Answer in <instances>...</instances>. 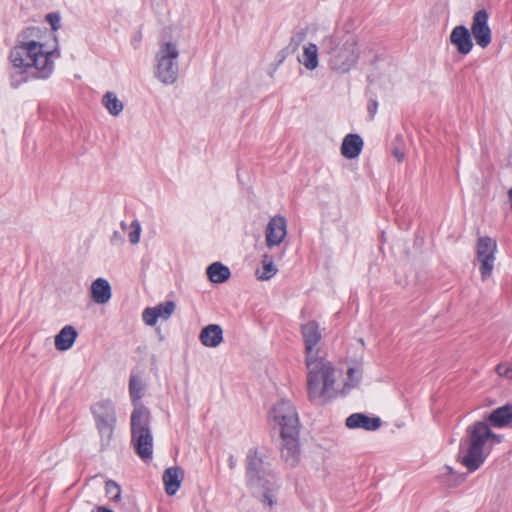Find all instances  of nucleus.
<instances>
[{
    "instance_id": "nucleus-42",
    "label": "nucleus",
    "mask_w": 512,
    "mask_h": 512,
    "mask_svg": "<svg viewBox=\"0 0 512 512\" xmlns=\"http://www.w3.org/2000/svg\"><path fill=\"white\" fill-rule=\"evenodd\" d=\"M508 196H509V200H510V204H511V209H512V188L509 190Z\"/></svg>"
},
{
    "instance_id": "nucleus-15",
    "label": "nucleus",
    "mask_w": 512,
    "mask_h": 512,
    "mask_svg": "<svg viewBox=\"0 0 512 512\" xmlns=\"http://www.w3.org/2000/svg\"><path fill=\"white\" fill-rule=\"evenodd\" d=\"M449 39L451 44H453L462 55H467L473 48L471 33L464 25L454 27Z\"/></svg>"
},
{
    "instance_id": "nucleus-2",
    "label": "nucleus",
    "mask_w": 512,
    "mask_h": 512,
    "mask_svg": "<svg viewBox=\"0 0 512 512\" xmlns=\"http://www.w3.org/2000/svg\"><path fill=\"white\" fill-rule=\"evenodd\" d=\"M488 440L501 442V436L493 433L486 422L478 421L466 429V435L459 445V459L469 472L478 470L484 463L487 454L485 444Z\"/></svg>"
},
{
    "instance_id": "nucleus-37",
    "label": "nucleus",
    "mask_w": 512,
    "mask_h": 512,
    "mask_svg": "<svg viewBox=\"0 0 512 512\" xmlns=\"http://www.w3.org/2000/svg\"><path fill=\"white\" fill-rule=\"evenodd\" d=\"M307 36V31L305 29L299 30L295 36L292 38V41L296 43V45H299L301 42L305 40Z\"/></svg>"
},
{
    "instance_id": "nucleus-36",
    "label": "nucleus",
    "mask_w": 512,
    "mask_h": 512,
    "mask_svg": "<svg viewBox=\"0 0 512 512\" xmlns=\"http://www.w3.org/2000/svg\"><path fill=\"white\" fill-rule=\"evenodd\" d=\"M378 108V102L375 99H370L367 105V111L371 117L374 118Z\"/></svg>"
},
{
    "instance_id": "nucleus-29",
    "label": "nucleus",
    "mask_w": 512,
    "mask_h": 512,
    "mask_svg": "<svg viewBox=\"0 0 512 512\" xmlns=\"http://www.w3.org/2000/svg\"><path fill=\"white\" fill-rule=\"evenodd\" d=\"M154 308H155L156 314H158L159 318H161L163 320H167L173 314V312L176 308V304L174 301H166V302L156 305Z\"/></svg>"
},
{
    "instance_id": "nucleus-35",
    "label": "nucleus",
    "mask_w": 512,
    "mask_h": 512,
    "mask_svg": "<svg viewBox=\"0 0 512 512\" xmlns=\"http://www.w3.org/2000/svg\"><path fill=\"white\" fill-rule=\"evenodd\" d=\"M46 20L51 25V29L53 31H57L58 29H60L61 17H60V15L58 13H49V14H47Z\"/></svg>"
},
{
    "instance_id": "nucleus-22",
    "label": "nucleus",
    "mask_w": 512,
    "mask_h": 512,
    "mask_svg": "<svg viewBox=\"0 0 512 512\" xmlns=\"http://www.w3.org/2000/svg\"><path fill=\"white\" fill-rule=\"evenodd\" d=\"M490 425L501 428L512 422V405H504L493 410L487 417Z\"/></svg>"
},
{
    "instance_id": "nucleus-1",
    "label": "nucleus",
    "mask_w": 512,
    "mask_h": 512,
    "mask_svg": "<svg viewBox=\"0 0 512 512\" xmlns=\"http://www.w3.org/2000/svg\"><path fill=\"white\" fill-rule=\"evenodd\" d=\"M43 48L44 45L36 41L23 42L11 50L9 59L20 73H30L33 77L46 79L54 69L51 57H59L60 54L57 49L46 52Z\"/></svg>"
},
{
    "instance_id": "nucleus-25",
    "label": "nucleus",
    "mask_w": 512,
    "mask_h": 512,
    "mask_svg": "<svg viewBox=\"0 0 512 512\" xmlns=\"http://www.w3.org/2000/svg\"><path fill=\"white\" fill-rule=\"evenodd\" d=\"M207 276L213 283H223L230 277V270L220 262H214L207 268Z\"/></svg>"
},
{
    "instance_id": "nucleus-23",
    "label": "nucleus",
    "mask_w": 512,
    "mask_h": 512,
    "mask_svg": "<svg viewBox=\"0 0 512 512\" xmlns=\"http://www.w3.org/2000/svg\"><path fill=\"white\" fill-rule=\"evenodd\" d=\"M77 331L76 329L71 325L64 326L60 332L55 336V347L59 351H66L70 349L76 338H77Z\"/></svg>"
},
{
    "instance_id": "nucleus-17",
    "label": "nucleus",
    "mask_w": 512,
    "mask_h": 512,
    "mask_svg": "<svg viewBox=\"0 0 512 512\" xmlns=\"http://www.w3.org/2000/svg\"><path fill=\"white\" fill-rule=\"evenodd\" d=\"M184 470L179 466L167 468L162 476L165 492L169 496H173L179 490L184 480Z\"/></svg>"
},
{
    "instance_id": "nucleus-39",
    "label": "nucleus",
    "mask_w": 512,
    "mask_h": 512,
    "mask_svg": "<svg viewBox=\"0 0 512 512\" xmlns=\"http://www.w3.org/2000/svg\"><path fill=\"white\" fill-rule=\"evenodd\" d=\"M394 156L397 158V160L400 162L403 160L404 158V153L398 151V150H394Z\"/></svg>"
},
{
    "instance_id": "nucleus-20",
    "label": "nucleus",
    "mask_w": 512,
    "mask_h": 512,
    "mask_svg": "<svg viewBox=\"0 0 512 512\" xmlns=\"http://www.w3.org/2000/svg\"><path fill=\"white\" fill-rule=\"evenodd\" d=\"M363 140L358 134H348L341 144V154L347 159L357 158L363 148Z\"/></svg>"
},
{
    "instance_id": "nucleus-3",
    "label": "nucleus",
    "mask_w": 512,
    "mask_h": 512,
    "mask_svg": "<svg viewBox=\"0 0 512 512\" xmlns=\"http://www.w3.org/2000/svg\"><path fill=\"white\" fill-rule=\"evenodd\" d=\"M307 367V391L310 401L326 403L335 396V368L331 362L318 355L305 358Z\"/></svg>"
},
{
    "instance_id": "nucleus-18",
    "label": "nucleus",
    "mask_w": 512,
    "mask_h": 512,
    "mask_svg": "<svg viewBox=\"0 0 512 512\" xmlns=\"http://www.w3.org/2000/svg\"><path fill=\"white\" fill-rule=\"evenodd\" d=\"M270 469V463L267 461V457L260 454L256 449L250 450L246 458V477L251 479V482L255 481V473L257 470Z\"/></svg>"
},
{
    "instance_id": "nucleus-30",
    "label": "nucleus",
    "mask_w": 512,
    "mask_h": 512,
    "mask_svg": "<svg viewBox=\"0 0 512 512\" xmlns=\"http://www.w3.org/2000/svg\"><path fill=\"white\" fill-rule=\"evenodd\" d=\"M106 495L114 502H119L121 499V488L113 480H108L105 484Z\"/></svg>"
},
{
    "instance_id": "nucleus-33",
    "label": "nucleus",
    "mask_w": 512,
    "mask_h": 512,
    "mask_svg": "<svg viewBox=\"0 0 512 512\" xmlns=\"http://www.w3.org/2000/svg\"><path fill=\"white\" fill-rule=\"evenodd\" d=\"M498 376L512 380V362L500 363L495 367Z\"/></svg>"
},
{
    "instance_id": "nucleus-13",
    "label": "nucleus",
    "mask_w": 512,
    "mask_h": 512,
    "mask_svg": "<svg viewBox=\"0 0 512 512\" xmlns=\"http://www.w3.org/2000/svg\"><path fill=\"white\" fill-rule=\"evenodd\" d=\"M282 446L281 457L291 467L298 464L300 460L299 430L281 434Z\"/></svg>"
},
{
    "instance_id": "nucleus-16",
    "label": "nucleus",
    "mask_w": 512,
    "mask_h": 512,
    "mask_svg": "<svg viewBox=\"0 0 512 512\" xmlns=\"http://www.w3.org/2000/svg\"><path fill=\"white\" fill-rule=\"evenodd\" d=\"M345 424L349 429L362 428L366 431H376L381 426V419L369 417L363 413H353L346 418Z\"/></svg>"
},
{
    "instance_id": "nucleus-38",
    "label": "nucleus",
    "mask_w": 512,
    "mask_h": 512,
    "mask_svg": "<svg viewBox=\"0 0 512 512\" xmlns=\"http://www.w3.org/2000/svg\"><path fill=\"white\" fill-rule=\"evenodd\" d=\"M237 465V460L233 455H230L228 458V466L230 469H234Z\"/></svg>"
},
{
    "instance_id": "nucleus-10",
    "label": "nucleus",
    "mask_w": 512,
    "mask_h": 512,
    "mask_svg": "<svg viewBox=\"0 0 512 512\" xmlns=\"http://www.w3.org/2000/svg\"><path fill=\"white\" fill-rule=\"evenodd\" d=\"M497 251L496 240L484 236L477 241V259L480 262V273L482 280H486L492 273Z\"/></svg>"
},
{
    "instance_id": "nucleus-19",
    "label": "nucleus",
    "mask_w": 512,
    "mask_h": 512,
    "mask_svg": "<svg viewBox=\"0 0 512 512\" xmlns=\"http://www.w3.org/2000/svg\"><path fill=\"white\" fill-rule=\"evenodd\" d=\"M199 340L206 347H218L223 342V330L218 324H209L202 328Z\"/></svg>"
},
{
    "instance_id": "nucleus-6",
    "label": "nucleus",
    "mask_w": 512,
    "mask_h": 512,
    "mask_svg": "<svg viewBox=\"0 0 512 512\" xmlns=\"http://www.w3.org/2000/svg\"><path fill=\"white\" fill-rule=\"evenodd\" d=\"M179 51L177 46L171 42H163L160 44L156 53V70L155 76L165 85L174 84L178 79Z\"/></svg>"
},
{
    "instance_id": "nucleus-26",
    "label": "nucleus",
    "mask_w": 512,
    "mask_h": 512,
    "mask_svg": "<svg viewBox=\"0 0 512 512\" xmlns=\"http://www.w3.org/2000/svg\"><path fill=\"white\" fill-rule=\"evenodd\" d=\"M299 61L308 70H315L318 67V47L314 43L304 46L302 59Z\"/></svg>"
},
{
    "instance_id": "nucleus-11",
    "label": "nucleus",
    "mask_w": 512,
    "mask_h": 512,
    "mask_svg": "<svg viewBox=\"0 0 512 512\" xmlns=\"http://www.w3.org/2000/svg\"><path fill=\"white\" fill-rule=\"evenodd\" d=\"M301 335L304 342L305 358L320 355L322 333L318 322L311 320L301 325Z\"/></svg>"
},
{
    "instance_id": "nucleus-34",
    "label": "nucleus",
    "mask_w": 512,
    "mask_h": 512,
    "mask_svg": "<svg viewBox=\"0 0 512 512\" xmlns=\"http://www.w3.org/2000/svg\"><path fill=\"white\" fill-rule=\"evenodd\" d=\"M143 321L148 326H154L159 319L154 307H147L142 313Z\"/></svg>"
},
{
    "instance_id": "nucleus-9",
    "label": "nucleus",
    "mask_w": 512,
    "mask_h": 512,
    "mask_svg": "<svg viewBox=\"0 0 512 512\" xmlns=\"http://www.w3.org/2000/svg\"><path fill=\"white\" fill-rule=\"evenodd\" d=\"M272 419L280 427V434L282 432H294L299 430L298 414L294 405L288 400H281L271 410Z\"/></svg>"
},
{
    "instance_id": "nucleus-28",
    "label": "nucleus",
    "mask_w": 512,
    "mask_h": 512,
    "mask_svg": "<svg viewBox=\"0 0 512 512\" xmlns=\"http://www.w3.org/2000/svg\"><path fill=\"white\" fill-rule=\"evenodd\" d=\"M102 103L108 112L113 116H118L124 108L123 103L113 92H106L103 96Z\"/></svg>"
},
{
    "instance_id": "nucleus-44",
    "label": "nucleus",
    "mask_w": 512,
    "mask_h": 512,
    "mask_svg": "<svg viewBox=\"0 0 512 512\" xmlns=\"http://www.w3.org/2000/svg\"><path fill=\"white\" fill-rule=\"evenodd\" d=\"M369 81H370L371 83L374 81L373 76H370V77H369Z\"/></svg>"
},
{
    "instance_id": "nucleus-8",
    "label": "nucleus",
    "mask_w": 512,
    "mask_h": 512,
    "mask_svg": "<svg viewBox=\"0 0 512 512\" xmlns=\"http://www.w3.org/2000/svg\"><path fill=\"white\" fill-rule=\"evenodd\" d=\"M96 426L101 437L102 447L107 446L112 438L116 422L115 409L111 401L98 402L92 407Z\"/></svg>"
},
{
    "instance_id": "nucleus-40",
    "label": "nucleus",
    "mask_w": 512,
    "mask_h": 512,
    "mask_svg": "<svg viewBox=\"0 0 512 512\" xmlns=\"http://www.w3.org/2000/svg\"><path fill=\"white\" fill-rule=\"evenodd\" d=\"M93 512H113V511L111 509H109V508L104 507V506H99Z\"/></svg>"
},
{
    "instance_id": "nucleus-24",
    "label": "nucleus",
    "mask_w": 512,
    "mask_h": 512,
    "mask_svg": "<svg viewBox=\"0 0 512 512\" xmlns=\"http://www.w3.org/2000/svg\"><path fill=\"white\" fill-rule=\"evenodd\" d=\"M145 391V384L141 380V378L135 374H131L129 380V393L131 397L132 404L134 406L133 410H137L139 407H145L141 402V398Z\"/></svg>"
},
{
    "instance_id": "nucleus-12",
    "label": "nucleus",
    "mask_w": 512,
    "mask_h": 512,
    "mask_svg": "<svg viewBox=\"0 0 512 512\" xmlns=\"http://www.w3.org/2000/svg\"><path fill=\"white\" fill-rule=\"evenodd\" d=\"M489 15L485 9L477 11L472 20L471 34L476 44L481 48H486L492 41V32L488 25Z\"/></svg>"
},
{
    "instance_id": "nucleus-21",
    "label": "nucleus",
    "mask_w": 512,
    "mask_h": 512,
    "mask_svg": "<svg viewBox=\"0 0 512 512\" xmlns=\"http://www.w3.org/2000/svg\"><path fill=\"white\" fill-rule=\"evenodd\" d=\"M112 296L111 286L104 278H97L91 284V298L97 304H106Z\"/></svg>"
},
{
    "instance_id": "nucleus-31",
    "label": "nucleus",
    "mask_w": 512,
    "mask_h": 512,
    "mask_svg": "<svg viewBox=\"0 0 512 512\" xmlns=\"http://www.w3.org/2000/svg\"><path fill=\"white\" fill-rule=\"evenodd\" d=\"M348 383L347 386L354 388L356 387L362 378V368L361 367H349L347 371Z\"/></svg>"
},
{
    "instance_id": "nucleus-4",
    "label": "nucleus",
    "mask_w": 512,
    "mask_h": 512,
    "mask_svg": "<svg viewBox=\"0 0 512 512\" xmlns=\"http://www.w3.org/2000/svg\"><path fill=\"white\" fill-rule=\"evenodd\" d=\"M151 413L147 407H139L131 414V441L135 452L148 461L153 454V436L150 429Z\"/></svg>"
},
{
    "instance_id": "nucleus-7",
    "label": "nucleus",
    "mask_w": 512,
    "mask_h": 512,
    "mask_svg": "<svg viewBox=\"0 0 512 512\" xmlns=\"http://www.w3.org/2000/svg\"><path fill=\"white\" fill-rule=\"evenodd\" d=\"M255 481L246 477V484L255 496L261 497V502L268 507L275 503L273 492L277 489V480L271 469L257 470Z\"/></svg>"
},
{
    "instance_id": "nucleus-27",
    "label": "nucleus",
    "mask_w": 512,
    "mask_h": 512,
    "mask_svg": "<svg viewBox=\"0 0 512 512\" xmlns=\"http://www.w3.org/2000/svg\"><path fill=\"white\" fill-rule=\"evenodd\" d=\"M277 272L278 269L274 265L273 256L265 253L262 256V271H256L257 279L260 281L270 280Z\"/></svg>"
},
{
    "instance_id": "nucleus-5",
    "label": "nucleus",
    "mask_w": 512,
    "mask_h": 512,
    "mask_svg": "<svg viewBox=\"0 0 512 512\" xmlns=\"http://www.w3.org/2000/svg\"><path fill=\"white\" fill-rule=\"evenodd\" d=\"M322 46L327 50L328 64L332 70L345 73L357 62L358 53L353 42H346L339 47L337 39L333 35H328L323 39Z\"/></svg>"
},
{
    "instance_id": "nucleus-43",
    "label": "nucleus",
    "mask_w": 512,
    "mask_h": 512,
    "mask_svg": "<svg viewBox=\"0 0 512 512\" xmlns=\"http://www.w3.org/2000/svg\"><path fill=\"white\" fill-rule=\"evenodd\" d=\"M121 227H122L123 230H126L127 229V224L124 221H122L121 222Z\"/></svg>"
},
{
    "instance_id": "nucleus-41",
    "label": "nucleus",
    "mask_w": 512,
    "mask_h": 512,
    "mask_svg": "<svg viewBox=\"0 0 512 512\" xmlns=\"http://www.w3.org/2000/svg\"><path fill=\"white\" fill-rule=\"evenodd\" d=\"M142 39V34L140 32H137L136 35L134 36V40L136 42H140Z\"/></svg>"
},
{
    "instance_id": "nucleus-32",
    "label": "nucleus",
    "mask_w": 512,
    "mask_h": 512,
    "mask_svg": "<svg viewBox=\"0 0 512 512\" xmlns=\"http://www.w3.org/2000/svg\"><path fill=\"white\" fill-rule=\"evenodd\" d=\"M131 231L128 234V238L131 244L135 245L140 241L141 225L138 220L132 221L130 225Z\"/></svg>"
},
{
    "instance_id": "nucleus-14",
    "label": "nucleus",
    "mask_w": 512,
    "mask_h": 512,
    "mask_svg": "<svg viewBox=\"0 0 512 512\" xmlns=\"http://www.w3.org/2000/svg\"><path fill=\"white\" fill-rule=\"evenodd\" d=\"M287 235V221L282 216L272 217L265 230V243L268 248L279 246Z\"/></svg>"
}]
</instances>
